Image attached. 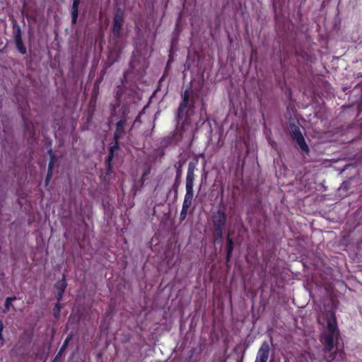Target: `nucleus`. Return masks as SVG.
<instances>
[{
	"label": "nucleus",
	"instance_id": "nucleus-6",
	"mask_svg": "<svg viewBox=\"0 0 362 362\" xmlns=\"http://www.w3.org/2000/svg\"><path fill=\"white\" fill-rule=\"evenodd\" d=\"M293 136L299 145L300 149L305 153H308V146L306 144L302 134L298 128H296L295 130L293 131Z\"/></svg>",
	"mask_w": 362,
	"mask_h": 362
},
{
	"label": "nucleus",
	"instance_id": "nucleus-11",
	"mask_svg": "<svg viewBox=\"0 0 362 362\" xmlns=\"http://www.w3.org/2000/svg\"><path fill=\"white\" fill-rule=\"evenodd\" d=\"M233 250V242L232 240L228 237L227 240V259L229 260L230 254Z\"/></svg>",
	"mask_w": 362,
	"mask_h": 362
},
{
	"label": "nucleus",
	"instance_id": "nucleus-1",
	"mask_svg": "<svg viewBox=\"0 0 362 362\" xmlns=\"http://www.w3.org/2000/svg\"><path fill=\"white\" fill-rule=\"evenodd\" d=\"M318 320L320 323L326 320L327 329L322 334L320 341L325 346V351H329L333 349L334 339L338 337V329L334 313L332 311H329L325 316H320Z\"/></svg>",
	"mask_w": 362,
	"mask_h": 362
},
{
	"label": "nucleus",
	"instance_id": "nucleus-12",
	"mask_svg": "<svg viewBox=\"0 0 362 362\" xmlns=\"http://www.w3.org/2000/svg\"><path fill=\"white\" fill-rule=\"evenodd\" d=\"M53 158H52L49 164V168H48V172H47V179H46V182L47 184L48 183L49 179L51 178L52 177V165H53V163H54V161H53Z\"/></svg>",
	"mask_w": 362,
	"mask_h": 362
},
{
	"label": "nucleus",
	"instance_id": "nucleus-9",
	"mask_svg": "<svg viewBox=\"0 0 362 362\" xmlns=\"http://www.w3.org/2000/svg\"><path fill=\"white\" fill-rule=\"evenodd\" d=\"M125 125V120L121 119L117 123V128L115 133V139L117 141L119 138L121 136L124 132V127Z\"/></svg>",
	"mask_w": 362,
	"mask_h": 362
},
{
	"label": "nucleus",
	"instance_id": "nucleus-8",
	"mask_svg": "<svg viewBox=\"0 0 362 362\" xmlns=\"http://www.w3.org/2000/svg\"><path fill=\"white\" fill-rule=\"evenodd\" d=\"M66 286V284L64 281V279H62L61 281H59L55 285V288L57 290V298L59 300L62 298V295L64 293V291Z\"/></svg>",
	"mask_w": 362,
	"mask_h": 362
},
{
	"label": "nucleus",
	"instance_id": "nucleus-10",
	"mask_svg": "<svg viewBox=\"0 0 362 362\" xmlns=\"http://www.w3.org/2000/svg\"><path fill=\"white\" fill-rule=\"evenodd\" d=\"M81 0H73L72 5V23H75L78 18V8Z\"/></svg>",
	"mask_w": 362,
	"mask_h": 362
},
{
	"label": "nucleus",
	"instance_id": "nucleus-2",
	"mask_svg": "<svg viewBox=\"0 0 362 362\" xmlns=\"http://www.w3.org/2000/svg\"><path fill=\"white\" fill-rule=\"evenodd\" d=\"M194 168L190 166L188 168L187 176H186V194L185 196V199L182 204V209L181 212V215L185 214L188 208L192 204V201L194 196Z\"/></svg>",
	"mask_w": 362,
	"mask_h": 362
},
{
	"label": "nucleus",
	"instance_id": "nucleus-15",
	"mask_svg": "<svg viewBox=\"0 0 362 362\" xmlns=\"http://www.w3.org/2000/svg\"><path fill=\"white\" fill-rule=\"evenodd\" d=\"M2 329H3V325H2L1 322L0 321V340H1V339H2V337H1V332H2Z\"/></svg>",
	"mask_w": 362,
	"mask_h": 362
},
{
	"label": "nucleus",
	"instance_id": "nucleus-16",
	"mask_svg": "<svg viewBox=\"0 0 362 362\" xmlns=\"http://www.w3.org/2000/svg\"><path fill=\"white\" fill-rule=\"evenodd\" d=\"M18 49L21 53H23V54L25 53V49L23 47H19Z\"/></svg>",
	"mask_w": 362,
	"mask_h": 362
},
{
	"label": "nucleus",
	"instance_id": "nucleus-5",
	"mask_svg": "<svg viewBox=\"0 0 362 362\" xmlns=\"http://www.w3.org/2000/svg\"><path fill=\"white\" fill-rule=\"evenodd\" d=\"M269 353V346L267 342H264L258 351L255 362H267Z\"/></svg>",
	"mask_w": 362,
	"mask_h": 362
},
{
	"label": "nucleus",
	"instance_id": "nucleus-4",
	"mask_svg": "<svg viewBox=\"0 0 362 362\" xmlns=\"http://www.w3.org/2000/svg\"><path fill=\"white\" fill-rule=\"evenodd\" d=\"M213 221L216 230L221 234L226 223V215L223 211L218 210L213 217Z\"/></svg>",
	"mask_w": 362,
	"mask_h": 362
},
{
	"label": "nucleus",
	"instance_id": "nucleus-14",
	"mask_svg": "<svg viewBox=\"0 0 362 362\" xmlns=\"http://www.w3.org/2000/svg\"><path fill=\"white\" fill-rule=\"evenodd\" d=\"M115 146H112V147H111V148H110V152H111V153H110V155L108 156V158H107V161H108L109 163L111 161V160H112V157H113V154H112V153H113V149H114V148H115Z\"/></svg>",
	"mask_w": 362,
	"mask_h": 362
},
{
	"label": "nucleus",
	"instance_id": "nucleus-7",
	"mask_svg": "<svg viewBox=\"0 0 362 362\" xmlns=\"http://www.w3.org/2000/svg\"><path fill=\"white\" fill-rule=\"evenodd\" d=\"M123 21V15L122 13H117L114 18V25L112 33L115 35L118 36L121 30V25Z\"/></svg>",
	"mask_w": 362,
	"mask_h": 362
},
{
	"label": "nucleus",
	"instance_id": "nucleus-13",
	"mask_svg": "<svg viewBox=\"0 0 362 362\" xmlns=\"http://www.w3.org/2000/svg\"><path fill=\"white\" fill-rule=\"evenodd\" d=\"M16 298H8L6 300L5 306L6 309L8 310L10 306L11 305V302L15 300Z\"/></svg>",
	"mask_w": 362,
	"mask_h": 362
},
{
	"label": "nucleus",
	"instance_id": "nucleus-3",
	"mask_svg": "<svg viewBox=\"0 0 362 362\" xmlns=\"http://www.w3.org/2000/svg\"><path fill=\"white\" fill-rule=\"evenodd\" d=\"M189 98L190 92L189 90H186L182 95V101L178 109L179 118H181L185 113L188 114L189 111L193 108V104L189 103Z\"/></svg>",
	"mask_w": 362,
	"mask_h": 362
}]
</instances>
